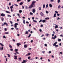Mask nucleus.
Instances as JSON below:
<instances>
[{
    "label": "nucleus",
    "mask_w": 63,
    "mask_h": 63,
    "mask_svg": "<svg viewBox=\"0 0 63 63\" xmlns=\"http://www.w3.org/2000/svg\"><path fill=\"white\" fill-rule=\"evenodd\" d=\"M35 3H36V1H33L32 2V4L28 8L29 9H32L33 7H35Z\"/></svg>",
    "instance_id": "f257e3e1"
},
{
    "label": "nucleus",
    "mask_w": 63,
    "mask_h": 63,
    "mask_svg": "<svg viewBox=\"0 0 63 63\" xmlns=\"http://www.w3.org/2000/svg\"><path fill=\"white\" fill-rule=\"evenodd\" d=\"M6 25V26H8V25L7 23H6V22H5L3 24H2V26H3L4 25Z\"/></svg>",
    "instance_id": "f03ea898"
},
{
    "label": "nucleus",
    "mask_w": 63,
    "mask_h": 63,
    "mask_svg": "<svg viewBox=\"0 0 63 63\" xmlns=\"http://www.w3.org/2000/svg\"><path fill=\"white\" fill-rule=\"evenodd\" d=\"M0 15L2 16H5V15L3 13H2Z\"/></svg>",
    "instance_id": "7ed1b4c3"
},
{
    "label": "nucleus",
    "mask_w": 63,
    "mask_h": 63,
    "mask_svg": "<svg viewBox=\"0 0 63 63\" xmlns=\"http://www.w3.org/2000/svg\"><path fill=\"white\" fill-rule=\"evenodd\" d=\"M16 45L17 46V47H19V45H21V44L17 43L16 44Z\"/></svg>",
    "instance_id": "20e7f679"
},
{
    "label": "nucleus",
    "mask_w": 63,
    "mask_h": 63,
    "mask_svg": "<svg viewBox=\"0 0 63 63\" xmlns=\"http://www.w3.org/2000/svg\"><path fill=\"white\" fill-rule=\"evenodd\" d=\"M14 57H15V58H14V59H16V60H17V56H14Z\"/></svg>",
    "instance_id": "39448f33"
},
{
    "label": "nucleus",
    "mask_w": 63,
    "mask_h": 63,
    "mask_svg": "<svg viewBox=\"0 0 63 63\" xmlns=\"http://www.w3.org/2000/svg\"><path fill=\"white\" fill-rule=\"evenodd\" d=\"M40 15H41V16H44V14H43V13L42 12L40 13Z\"/></svg>",
    "instance_id": "423d86ee"
},
{
    "label": "nucleus",
    "mask_w": 63,
    "mask_h": 63,
    "mask_svg": "<svg viewBox=\"0 0 63 63\" xmlns=\"http://www.w3.org/2000/svg\"><path fill=\"white\" fill-rule=\"evenodd\" d=\"M46 20H43L42 21V22H43V23H45V22H46Z\"/></svg>",
    "instance_id": "0eeeda50"
},
{
    "label": "nucleus",
    "mask_w": 63,
    "mask_h": 63,
    "mask_svg": "<svg viewBox=\"0 0 63 63\" xmlns=\"http://www.w3.org/2000/svg\"><path fill=\"white\" fill-rule=\"evenodd\" d=\"M32 12L33 13H35V9H33Z\"/></svg>",
    "instance_id": "6e6552de"
},
{
    "label": "nucleus",
    "mask_w": 63,
    "mask_h": 63,
    "mask_svg": "<svg viewBox=\"0 0 63 63\" xmlns=\"http://www.w3.org/2000/svg\"><path fill=\"white\" fill-rule=\"evenodd\" d=\"M57 43V42H55L53 45V46H55L56 45V44Z\"/></svg>",
    "instance_id": "1a4fd4ad"
},
{
    "label": "nucleus",
    "mask_w": 63,
    "mask_h": 63,
    "mask_svg": "<svg viewBox=\"0 0 63 63\" xmlns=\"http://www.w3.org/2000/svg\"><path fill=\"white\" fill-rule=\"evenodd\" d=\"M23 3L22 2H21L19 3L20 5H23Z\"/></svg>",
    "instance_id": "9d476101"
},
{
    "label": "nucleus",
    "mask_w": 63,
    "mask_h": 63,
    "mask_svg": "<svg viewBox=\"0 0 63 63\" xmlns=\"http://www.w3.org/2000/svg\"><path fill=\"white\" fill-rule=\"evenodd\" d=\"M31 54V53H29L28 54H27L26 55V56H28V55H30Z\"/></svg>",
    "instance_id": "9b49d317"
},
{
    "label": "nucleus",
    "mask_w": 63,
    "mask_h": 63,
    "mask_svg": "<svg viewBox=\"0 0 63 63\" xmlns=\"http://www.w3.org/2000/svg\"><path fill=\"white\" fill-rule=\"evenodd\" d=\"M27 47V45H24V47L25 48H26Z\"/></svg>",
    "instance_id": "f8f14e48"
},
{
    "label": "nucleus",
    "mask_w": 63,
    "mask_h": 63,
    "mask_svg": "<svg viewBox=\"0 0 63 63\" xmlns=\"http://www.w3.org/2000/svg\"><path fill=\"white\" fill-rule=\"evenodd\" d=\"M15 25L16 26H17V25H18V23H15L14 25V26Z\"/></svg>",
    "instance_id": "ddd939ff"
},
{
    "label": "nucleus",
    "mask_w": 63,
    "mask_h": 63,
    "mask_svg": "<svg viewBox=\"0 0 63 63\" xmlns=\"http://www.w3.org/2000/svg\"><path fill=\"white\" fill-rule=\"evenodd\" d=\"M56 13H55L54 14L53 16L54 17H56Z\"/></svg>",
    "instance_id": "4468645a"
},
{
    "label": "nucleus",
    "mask_w": 63,
    "mask_h": 63,
    "mask_svg": "<svg viewBox=\"0 0 63 63\" xmlns=\"http://www.w3.org/2000/svg\"><path fill=\"white\" fill-rule=\"evenodd\" d=\"M13 6H14V5H13L12 6H11L10 7V8L11 9H12L13 8Z\"/></svg>",
    "instance_id": "2eb2a0df"
},
{
    "label": "nucleus",
    "mask_w": 63,
    "mask_h": 63,
    "mask_svg": "<svg viewBox=\"0 0 63 63\" xmlns=\"http://www.w3.org/2000/svg\"><path fill=\"white\" fill-rule=\"evenodd\" d=\"M27 62V60H23V62H24V63H26Z\"/></svg>",
    "instance_id": "dca6fc26"
},
{
    "label": "nucleus",
    "mask_w": 63,
    "mask_h": 63,
    "mask_svg": "<svg viewBox=\"0 0 63 63\" xmlns=\"http://www.w3.org/2000/svg\"><path fill=\"white\" fill-rule=\"evenodd\" d=\"M4 33L5 34H9V32H4Z\"/></svg>",
    "instance_id": "f3484780"
},
{
    "label": "nucleus",
    "mask_w": 63,
    "mask_h": 63,
    "mask_svg": "<svg viewBox=\"0 0 63 63\" xmlns=\"http://www.w3.org/2000/svg\"><path fill=\"white\" fill-rule=\"evenodd\" d=\"M49 6L50 7V8H51V7H52V4H49Z\"/></svg>",
    "instance_id": "a211bd4d"
},
{
    "label": "nucleus",
    "mask_w": 63,
    "mask_h": 63,
    "mask_svg": "<svg viewBox=\"0 0 63 63\" xmlns=\"http://www.w3.org/2000/svg\"><path fill=\"white\" fill-rule=\"evenodd\" d=\"M58 25H57L55 26V28L56 29V28H58Z\"/></svg>",
    "instance_id": "6ab92c4d"
},
{
    "label": "nucleus",
    "mask_w": 63,
    "mask_h": 63,
    "mask_svg": "<svg viewBox=\"0 0 63 63\" xmlns=\"http://www.w3.org/2000/svg\"><path fill=\"white\" fill-rule=\"evenodd\" d=\"M3 49H4V48L3 47H2L1 48H0V50H3Z\"/></svg>",
    "instance_id": "aec40b11"
},
{
    "label": "nucleus",
    "mask_w": 63,
    "mask_h": 63,
    "mask_svg": "<svg viewBox=\"0 0 63 63\" xmlns=\"http://www.w3.org/2000/svg\"><path fill=\"white\" fill-rule=\"evenodd\" d=\"M41 22H42V19H41L38 22L40 23Z\"/></svg>",
    "instance_id": "412c9836"
},
{
    "label": "nucleus",
    "mask_w": 63,
    "mask_h": 63,
    "mask_svg": "<svg viewBox=\"0 0 63 63\" xmlns=\"http://www.w3.org/2000/svg\"><path fill=\"white\" fill-rule=\"evenodd\" d=\"M33 22H36V23H37V21L36 20H33Z\"/></svg>",
    "instance_id": "4be33fe9"
},
{
    "label": "nucleus",
    "mask_w": 63,
    "mask_h": 63,
    "mask_svg": "<svg viewBox=\"0 0 63 63\" xmlns=\"http://www.w3.org/2000/svg\"><path fill=\"white\" fill-rule=\"evenodd\" d=\"M22 11L21 10H20L19 11V12L20 13H22Z\"/></svg>",
    "instance_id": "5701e85b"
},
{
    "label": "nucleus",
    "mask_w": 63,
    "mask_h": 63,
    "mask_svg": "<svg viewBox=\"0 0 63 63\" xmlns=\"http://www.w3.org/2000/svg\"><path fill=\"white\" fill-rule=\"evenodd\" d=\"M6 13H7V14H9V13H10V12L8 11H6Z\"/></svg>",
    "instance_id": "b1692460"
},
{
    "label": "nucleus",
    "mask_w": 63,
    "mask_h": 63,
    "mask_svg": "<svg viewBox=\"0 0 63 63\" xmlns=\"http://www.w3.org/2000/svg\"><path fill=\"white\" fill-rule=\"evenodd\" d=\"M49 18L48 17H47L45 18V19L46 20H47L49 19Z\"/></svg>",
    "instance_id": "393cba45"
},
{
    "label": "nucleus",
    "mask_w": 63,
    "mask_h": 63,
    "mask_svg": "<svg viewBox=\"0 0 63 63\" xmlns=\"http://www.w3.org/2000/svg\"><path fill=\"white\" fill-rule=\"evenodd\" d=\"M0 45L2 47H3L4 46V45L1 43H0Z\"/></svg>",
    "instance_id": "a878e982"
},
{
    "label": "nucleus",
    "mask_w": 63,
    "mask_h": 63,
    "mask_svg": "<svg viewBox=\"0 0 63 63\" xmlns=\"http://www.w3.org/2000/svg\"><path fill=\"white\" fill-rule=\"evenodd\" d=\"M30 15H33V13L32 12H30Z\"/></svg>",
    "instance_id": "bb28decb"
},
{
    "label": "nucleus",
    "mask_w": 63,
    "mask_h": 63,
    "mask_svg": "<svg viewBox=\"0 0 63 63\" xmlns=\"http://www.w3.org/2000/svg\"><path fill=\"white\" fill-rule=\"evenodd\" d=\"M48 4H47L46 5V8H47L48 7Z\"/></svg>",
    "instance_id": "cd10ccee"
},
{
    "label": "nucleus",
    "mask_w": 63,
    "mask_h": 63,
    "mask_svg": "<svg viewBox=\"0 0 63 63\" xmlns=\"http://www.w3.org/2000/svg\"><path fill=\"white\" fill-rule=\"evenodd\" d=\"M9 47L10 48H12V46L11 45H10V44H9Z\"/></svg>",
    "instance_id": "c85d7f7f"
},
{
    "label": "nucleus",
    "mask_w": 63,
    "mask_h": 63,
    "mask_svg": "<svg viewBox=\"0 0 63 63\" xmlns=\"http://www.w3.org/2000/svg\"><path fill=\"white\" fill-rule=\"evenodd\" d=\"M43 8H45V4H43Z\"/></svg>",
    "instance_id": "c756f323"
},
{
    "label": "nucleus",
    "mask_w": 63,
    "mask_h": 63,
    "mask_svg": "<svg viewBox=\"0 0 63 63\" xmlns=\"http://www.w3.org/2000/svg\"><path fill=\"white\" fill-rule=\"evenodd\" d=\"M14 5L16 6V7H18V5L16 4H14Z\"/></svg>",
    "instance_id": "7c9ffc66"
},
{
    "label": "nucleus",
    "mask_w": 63,
    "mask_h": 63,
    "mask_svg": "<svg viewBox=\"0 0 63 63\" xmlns=\"http://www.w3.org/2000/svg\"><path fill=\"white\" fill-rule=\"evenodd\" d=\"M61 7V6L59 5V6H58V9H59V8H60Z\"/></svg>",
    "instance_id": "2f4dec72"
},
{
    "label": "nucleus",
    "mask_w": 63,
    "mask_h": 63,
    "mask_svg": "<svg viewBox=\"0 0 63 63\" xmlns=\"http://www.w3.org/2000/svg\"><path fill=\"white\" fill-rule=\"evenodd\" d=\"M61 40L60 39H59L58 40V42H60L61 41Z\"/></svg>",
    "instance_id": "473e14b6"
},
{
    "label": "nucleus",
    "mask_w": 63,
    "mask_h": 63,
    "mask_svg": "<svg viewBox=\"0 0 63 63\" xmlns=\"http://www.w3.org/2000/svg\"><path fill=\"white\" fill-rule=\"evenodd\" d=\"M55 13H56V14H57L58 13V12L56 11H55Z\"/></svg>",
    "instance_id": "72a5a7b5"
},
{
    "label": "nucleus",
    "mask_w": 63,
    "mask_h": 63,
    "mask_svg": "<svg viewBox=\"0 0 63 63\" xmlns=\"http://www.w3.org/2000/svg\"><path fill=\"white\" fill-rule=\"evenodd\" d=\"M23 23L24 24H25V21L24 20H23Z\"/></svg>",
    "instance_id": "f704fd0d"
},
{
    "label": "nucleus",
    "mask_w": 63,
    "mask_h": 63,
    "mask_svg": "<svg viewBox=\"0 0 63 63\" xmlns=\"http://www.w3.org/2000/svg\"><path fill=\"white\" fill-rule=\"evenodd\" d=\"M46 14H48V11H46Z\"/></svg>",
    "instance_id": "c9c22d12"
},
{
    "label": "nucleus",
    "mask_w": 63,
    "mask_h": 63,
    "mask_svg": "<svg viewBox=\"0 0 63 63\" xmlns=\"http://www.w3.org/2000/svg\"><path fill=\"white\" fill-rule=\"evenodd\" d=\"M7 55H8V57H10V55L9 54H8Z\"/></svg>",
    "instance_id": "e433bc0d"
},
{
    "label": "nucleus",
    "mask_w": 63,
    "mask_h": 63,
    "mask_svg": "<svg viewBox=\"0 0 63 63\" xmlns=\"http://www.w3.org/2000/svg\"><path fill=\"white\" fill-rule=\"evenodd\" d=\"M28 32H26V33H25V34H28Z\"/></svg>",
    "instance_id": "4c0bfd02"
},
{
    "label": "nucleus",
    "mask_w": 63,
    "mask_h": 63,
    "mask_svg": "<svg viewBox=\"0 0 63 63\" xmlns=\"http://www.w3.org/2000/svg\"><path fill=\"white\" fill-rule=\"evenodd\" d=\"M60 19V18H59V17H57V20H59Z\"/></svg>",
    "instance_id": "58836bf2"
},
{
    "label": "nucleus",
    "mask_w": 63,
    "mask_h": 63,
    "mask_svg": "<svg viewBox=\"0 0 63 63\" xmlns=\"http://www.w3.org/2000/svg\"><path fill=\"white\" fill-rule=\"evenodd\" d=\"M43 27V24H42L40 25V27Z\"/></svg>",
    "instance_id": "ea45409f"
},
{
    "label": "nucleus",
    "mask_w": 63,
    "mask_h": 63,
    "mask_svg": "<svg viewBox=\"0 0 63 63\" xmlns=\"http://www.w3.org/2000/svg\"><path fill=\"white\" fill-rule=\"evenodd\" d=\"M30 36H31V34H30L29 36L28 37V38H29V37H30Z\"/></svg>",
    "instance_id": "a19ab883"
},
{
    "label": "nucleus",
    "mask_w": 63,
    "mask_h": 63,
    "mask_svg": "<svg viewBox=\"0 0 63 63\" xmlns=\"http://www.w3.org/2000/svg\"><path fill=\"white\" fill-rule=\"evenodd\" d=\"M39 10H41V7H39Z\"/></svg>",
    "instance_id": "79ce46f5"
},
{
    "label": "nucleus",
    "mask_w": 63,
    "mask_h": 63,
    "mask_svg": "<svg viewBox=\"0 0 63 63\" xmlns=\"http://www.w3.org/2000/svg\"><path fill=\"white\" fill-rule=\"evenodd\" d=\"M25 8L27 9H28V7H27V6H26L25 7Z\"/></svg>",
    "instance_id": "37998d69"
},
{
    "label": "nucleus",
    "mask_w": 63,
    "mask_h": 63,
    "mask_svg": "<svg viewBox=\"0 0 63 63\" xmlns=\"http://www.w3.org/2000/svg\"><path fill=\"white\" fill-rule=\"evenodd\" d=\"M15 50L16 52H17L18 51V49H15Z\"/></svg>",
    "instance_id": "c03bdc74"
},
{
    "label": "nucleus",
    "mask_w": 63,
    "mask_h": 63,
    "mask_svg": "<svg viewBox=\"0 0 63 63\" xmlns=\"http://www.w3.org/2000/svg\"><path fill=\"white\" fill-rule=\"evenodd\" d=\"M7 16H8L9 17H12V16L9 15H8Z\"/></svg>",
    "instance_id": "a18cd8bd"
},
{
    "label": "nucleus",
    "mask_w": 63,
    "mask_h": 63,
    "mask_svg": "<svg viewBox=\"0 0 63 63\" xmlns=\"http://www.w3.org/2000/svg\"><path fill=\"white\" fill-rule=\"evenodd\" d=\"M10 22L11 23V24H13V22L11 21H10Z\"/></svg>",
    "instance_id": "49530a36"
},
{
    "label": "nucleus",
    "mask_w": 63,
    "mask_h": 63,
    "mask_svg": "<svg viewBox=\"0 0 63 63\" xmlns=\"http://www.w3.org/2000/svg\"><path fill=\"white\" fill-rule=\"evenodd\" d=\"M1 20L2 21H4V18H3L2 19H1Z\"/></svg>",
    "instance_id": "de8ad7c7"
},
{
    "label": "nucleus",
    "mask_w": 63,
    "mask_h": 63,
    "mask_svg": "<svg viewBox=\"0 0 63 63\" xmlns=\"http://www.w3.org/2000/svg\"><path fill=\"white\" fill-rule=\"evenodd\" d=\"M57 16H60V14L58 13L57 14Z\"/></svg>",
    "instance_id": "09e8293b"
},
{
    "label": "nucleus",
    "mask_w": 63,
    "mask_h": 63,
    "mask_svg": "<svg viewBox=\"0 0 63 63\" xmlns=\"http://www.w3.org/2000/svg\"><path fill=\"white\" fill-rule=\"evenodd\" d=\"M10 50L11 51H13V49H10Z\"/></svg>",
    "instance_id": "8fccbe9b"
},
{
    "label": "nucleus",
    "mask_w": 63,
    "mask_h": 63,
    "mask_svg": "<svg viewBox=\"0 0 63 63\" xmlns=\"http://www.w3.org/2000/svg\"><path fill=\"white\" fill-rule=\"evenodd\" d=\"M60 0H58V3H60Z\"/></svg>",
    "instance_id": "3c124183"
},
{
    "label": "nucleus",
    "mask_w": 63,
    "mask_h": 63,
    "mask_svg": "<svg viewBox=\"0 0 63 63\" xmlns=\"http://www.w3.org/2000/svg\"><path fill=\"white\" fill-rule=\"evenodd\" d=\"M9 6H10V5H11V2H9Z\"/></svg>",
    "instance_id": "603ef678"
},
{
    "label": "nucleus",
    "mask_w": 63,
    "mask_h": 63,
    "mask_svg": "<svg viewBox=\"0 0 63 63\" xmlns=\"http://www.w3.org/2000/svg\"><path fill=\"white\" fill-rule=\"evenodd\" d=\"M26 23H27V24H29V22H28V21H26Z\"/></svg>",
    "instance_id": "864d4df0"
},
{
    "label": "nucleus",
    "mask_w": 63,
    "mask_h": 63,
    "mask_svg": "<svg viewBox=\"0 0 63 63\" xmlns=\"http://www.w3.org/2000/svg\"><path fill=\"white\" fill-rule=\"evenodd\" d=\"M30 58H31V57H28V59H30Z\"/></svg>",
    "instance_id": "5fc2aeb1"
},
{
    "label": "nucleus",
    "mask_w": 63,
    "mask_h": 63,
    "mask_svg": "<svg viewBox=\"0 0 63 63\" xmlns=\"http://www.w3.org/2000/svg\"><path fill=\"white\" fill-rule=\"evenodd\" d=\"M3 38H6V37H5V35L3 36Z\"/></svg>",
    "instance_id": "6e6d98bb"
},
{
    "label": "nucleus",
    "mask_w": 63,
    "mask_h": 63,
    "mask_svg": "<svg viewBox=\"0 0 63 63\" xmlns=\"http://www.w3.org/2000/svg\"><path fill=\"white\" fill-rule=\"evenodd\" d=\"M55 46V47H58V45H56Z\"/></svg>",
    "instance_id": "4d7b16f0"
},
{
    "label": "nucleus",
    "mask_w": 63,
    "mask_h": 63,
    "mask_svg": "<svg viewBox=\"0 0 63 63\" xmlns=\"http://www.w3.org/2000/svg\"><path fill=\"white\" fill-rule=\"evenodd\" d=\"M42 30L41 29H40L39 30V31L40 32H42Z\"/></svg>",
    "instance_id": "13d9d810"
},
{
    "label": "nucleus",
    "mask_w": 63,
    "mask_h": 63,
    "mask_svg": "<svg viewBox=\"0 0 63 63\" xmlns=\"http://www.w3.org/2000/svg\"><path fill=\"white\" fill-rule=\"evenodd\" d=\"M31 0H27V2H29Z\"/></svg>",
    "instance_id": "bf43d9fd"
},
{
    "label": "nucleus",
    "mask_w": 63,
    "mask_h": 63,
    "mask_svg": "<svg viewBox=\"0 0 63 63\" xmlns=\"http://www.w3.org/2000/svg\"><path fill=\"white\" fill-rule=\"evenodd\" d=\"M18 59L19 60H21V57L19 58Z\"/></svg>",
    "instance_id": "052dcab7"
},
{
    "label": "nucleus",
    "mask_w": 63,
    "mask_h": 63,
    "mask_svg": "<svg viewBox=\"0 0 63 63\" xmlns=\"http://www.w3.org/2000/svg\"><path fill=\"white\" fill-rule=\"evenodd\" d=\"M48 35H49V34L48 33H47L46 34V35L47 36H48Z\"/></svg>",
    "instance_id": "680f3d73"
},
{
    "label": "nucleus",
    "mask_w": 63,
    "mask_h": 63,
    "mask_svg": "<svg viewBox=\"0 0 63 63\" xmlns=\"http://www.w3.org/2000/svg\"><path fill=\"white\" fill-rule=\"evenodd\" d=\"M22 9H23L24 8V7L23 5L22 6Z\"/></svg>",
    "instance_id": "e2e57ef3"
},
{
    "label": "nucleus",
    "mask_w": 63,
    "mask_h": 63,
    "mask_svg": "<svg viewBox=\"0 0 63 63\" xmlns=\"http://www.w3.org/2000/svg\"><path fill=\"white\" fill-rule=\"evenodd\" d=\"M21 1V0H17V2H19V1Z\"/></svg>",
    "instance_id": "0e129e2a"
},
{
    "label": "nucleus",
    "mask_w": 63,
    "mask_h": 63,
    "mask_svg": "<svg viewBox=\"0 0 63 63\" xmlns=\"http://www.w3.org/2000/svg\"><path fill=\"white\" fill-rule=\"evenodd\" d=\"M15 26L14 27L15 28H17V27L15 25Z\"/></svg>",
    "instance_id": "69168bd1"
},
{
    "label": "nucleus",
    "mask_w": 63,
    "mask_h": 63,
    "mask_svg": "<svg viewBox=\"0 0 63 63\" xmlns=\"http://www.w3.org/2000/svg\"><path fill=\"white\" fill-rule=\"evenodd\" d=\"M4 30L5 31H7V29L6 28H5L4 29Z\"/></svg>",
    "instance_id": "338daca9"
},
{
    "label": "nucleus",
    "mask_w": 63,
    "mask_h": 63,
    "mask_svg": "<svg viewBox=\"0 0 63 63\" xmlns=\"http://www.w3.org/2000/svg\"><path fill=\"white\" fill-rule=\"evenodd\" d=\"M50 1L51 2H53V1H54V0H51Z\"/></svg>",
    "instance_id": "774afa93"
}]
</instances>
